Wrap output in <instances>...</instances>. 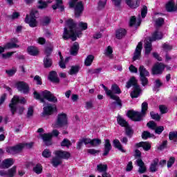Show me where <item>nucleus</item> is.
Returning a JSON list of instances; mask_svg holds the SVG:
<instances>
[{
    "label": "nucleus",
    "instance_id": "052dcab7",
    "mask_svg": "<svg viewBox=\"0 0 177 177\" xmlns=\"http://www.w3.org/2000/svg\"><path fill=\"white\" fill-rule=\"evenodd\" d=\"M53 50V48L52 47H47L45 49V55H46V57H49V56H50Z\"/></svg>",
    "mask_w": 177,
    "mask_h": 177
},
{
    "label": "nucleus",
    "instance_id": "0e129e2a",
    "mask_svg": "<svg viewBox=\"0 0 177 177\" xmlns=\"http://www.w3.org/2000/svg\"><path fill=\"white\" fill-rule=\"evenodd\" d=\"M14 53H15V52H8V53H6V54H2V55H1V57H2L3 59H9V58L12 57V55Z\"/></svg>",
    "mask_w": 177,
    "mask_h": 177
},
{
    "label": "nucleus",
    "instance_id": "603ef678",
    "mask_svg": "<svg viewBox=\"0 0 177 177\" xmlns=\"http://www.w3.org/2000/svg\"><path fill=\"white\" fill-rule=\"evenodd\" d=\"M150 115H151L152 120H156V121H160V120L161 119V116H160V115H158V113H156L153 111H151L150 113Z\"/></svg>",
    "mask_w": 177,
    "mask_h": 177
},
{
    "label": "nucleus",
    "instance_id": "412c9836",
    "mask_svg": "<svg viewBox=\"0 0 177 177\" xmlns=\"http://www.w3.org/2000/svg\"><path fill=\"white\" fill-rule=\"evenodd\" d=\"M41 136L46 146H50L52 145V134L50 133H44L41 134Z\"/></svg>",
    "mask_w": 177,
    "mask_h": 177
},
{
    "label": "nucleus",
    "instance_id": "de8ad7c7",
    "mask_svg": "<svg viewBox=\"0 0 177 177\" xmlns=\"http://www.w3.org/2000/svg\"><path fill=\"white\" fill-rule=\"evenodd\" d=\"M16 174V166L12 167L11 169H8L7 171V176L13 177Z\"/></svg>",
    "mask_w": 177,
    "mask_h": 177
},
{
    "label": "nucleus",
    "instance_id": "20e7f679",
    "mask_svg": "<svg viewBox=\"0 0 177 177\" xmlns=\"http://www.w3.org/2000/svg\"><path fill=\"white\" fill-rule=\"evenodd\" d=\"M148 104L145 102L142 104V111L141 112L131 111L127 113L128 117L131 118L133 121H142V118L146 115V111H147Z\"/></svg>",
    "mask_w": 177,
    "mask_h": 177
},
{
    "label": "nucleus",
    "instance_id": "ddd939ff",
    "mask_svg": "<svg viewBox=\"0 0 177 177\" xmlns=\"http://www.w3.org/2000/svg\"><path fill=\"white\" fill-rule=\"evenodd\" d=\"M56 111V105L52 104H48L43 108V112L41 113L42 117L45 115H52Z\"/></svg>",
    "mask_w": 177,
    "mask_h": 177
},
{
    "label": "nucleus",
    "instance_id": "aec40b11",
    "mask_svg": "<svg viewBox=\"0 0 177 177\" xmlns=\"http://www.w3.org/2000/svg\"><path fill=\"white\" fill-rule=\"evenodd\" d=\"M17 42H19V40H17V39H12L11 42H8L4 46L5 49H13L15 48H19V45L17 44Z\"/></svg>",
    "mask_w": 177,
    "mask_h": 177
},
{
    "label": "nucleus",
    "instance_id": "bb28decb",
    "mask_svg": "<svg viewBox=\"0 0 177 177\" xmlns=\"http://www.w3.org/2000/svg\"><path fill=\"white\" fill-rule=\"evenodd\" d=\"M48 78L50 81H51L52 82H55V84H59L60 81L59 80V77H57V73H56V71H54L50 72Z\"/></svg>",
    "mask_w": 177,
    "mask_h": 177
},
{
    "label": "nucleus",
    "instance_id": "9d476101",
    "mask_svg": "<svg viewBox=\"0 0 177 177\" xmlns=\"http://www.w3.org/2000/svg\"><path fill=\"white\" fill-rule=\"evenodd\" d=\"M122 0H112V2L115 6H120L121 5ZM126 3L131 8V9H136L140 5V1L139 0H126Z\"/></svg>",
    "mask_w": 177,
    "mask_h": 177
},
{
    "label": "nucleus",
    "instance_id": "37998d69",
    "mask_svg": "<svg viewBox=\"0 0 177 177\" xmlns=\"http://www.w3.org/2000/svg\"><path fill=\"white\" fill-rule=\"evenodd\" d=\"M61 146L62 147H67V149H68L70 146H71V141H70L67 138H64L63 141L61 142Z\"/></svg>",
    "mask_w": 177,
    "mask_h": 177
},
{
    "label": "nucleus",
    "instance_id": "c85d7f7f",
    "mask_svg": "<svg viewBox=\"0 0 177 177\" xmlns=\"http://www.w3.org/2000/svg\"><path fill=\"white\" fill-rule=\"evenodd\" d=\"M78 50H80V44L77 42H75L71 48V55L77 56Z\"/></svg>",
    "mask_w": 177,
    "mask_h": 177
},
{
    "label": "nucleus",
    "instance_id": "7ed1b4c3",
    "mask_svg": "<svg viewBox=\"0 0 177 177\" xmlns=\"http://www.w3.org/2000/svg\"><path fill=\"white\" fill-rule=\"evenodd\" d=\"M35 99L40 100L41 103H45V100L52 103H57V97H56L49 91H41V93H38L37 91L33 93Z\"/></svg>",
    "mask_w": 177,
    "mask_h": 177
},
{
    "label": "nucleus",
    "instance_id": "b1692460",
    "mask_svg": "<svg viewBox=\"0 0 177 177\" xmlns=\"http://www.w3.org/2000/svg\"><path fill=\"white\" fill-rule=\"evenodd\" d=\"M154 40H151V37H149L145 41V54L149 55L151 52V42Z\"/></svg>",
    "mask_w": 177,
    "mask_h": 177
},
{
    "label": "nucleus",
    "instance_id": "8fccbe9b",
    "mask_svg": "<svg viewBox=\"0 0 177 177\" xmlns=\"http://www.w3.org/2000/svg\"><path fill=\"white\" fill-rule=\"evenodd\" d=\"M125 129L127 136H129V138H132V135H133V130H132V128L128 125L125 127Z\"/></svg>",
    "mask_w": 177,
    "mask_h": 177
},
{
    "label": "nucleus",
    "instance_id": "7c9ffc66",
    "mask_svg": "<svg viewBox=\"0 0 177 177\" xmlns=\"http://www.w3.org/2000/svg\"><path fill=\"white\" fill-rule=\"evenodd\" d=\"M56 1V4L53 5L52 8L54 10H56V9H60L61 12H63L64 10V8L62 4L63 3V0H55Z\"/></svg>",
    "mask_w": 177,
    "mask_h": 177
},
{
    "label": "nucleus",
    "instance_id": "f257e3e1",
    "mask_svg": "<svg viewBox=\"0 0 177 177\" xmlns=\"http://www.w3.org/2000/svg\"><path fill=\"white\" fill-rule=\"evenodd\" d=\"M67 28H64L62 38L64 39H71L72 41H76L77 37H81V32H77V24L74 23L73 19L66 21Z\"/></svg>",
    "mask_w": 177,
    "mask_h": 177
},
{
    "label": "nucleus",
    "instance_id": "13d9d810",
    "mask_svg": "<svg viewBox=\"0 0 177 177\" xmlns=\"http://www.w3.org/2000/svg\"><path fill=\"white\" fill-rule=\"evenodd\" d=\"M93 102L92 100L86 102L85 109H86V110H91V109H93Z\"/></svg>",
    "mask_w": 177,
    "mask_h": 177
},
{
    "label": "nucleus",
    "instance_id": "6ab92c4d",
    "mask_svg": "<svg viewBox=\"0 0 177 177\" xmlns=\"http://www.w3.org/2000/svg\"><path fill=\"white\" fill-rule=\"evenodd\" d=\"M55 155L57 157L60 158H63L64 160H68V158L71 156L70 152L64 151H55Z\"/></svg>",
    "mask_w": 177,
    "mask_h": 177
},
{
    "label": "nucleus",
    "instance_id": "58836bf2",
    "mask_svg": "<svg viewBox=\"0 0 177 177\" xmlns=\"http://www.w3.org/2000/svg\"><path fill=\"white\" fill-rule=\"evenodd\" d=\"M52 164L53 167H59L62 164V160L59 157L57 156L53 158L52 160Z\"/></svg>",
    "mask_w": 177,
    "mask_h": 177
},
{
    "label": "nucleus",
    "instance_id": "a18cd8bd",
    "mask_svg": "<svg viewBox=\"0 0 177 177\" xmlns=\"http://www.w3.org/2000/svg\"><path fill=\"white\" fill-rule=\"evenodd\" d=\"M161 86H162V82L160 80H155L153 91L158 92V88H161Z\"/></svg>",
    "mask_w": 177,
    "mask_h": 177
},
{
    "label": "nucleus",
    "instance_id": "9b49d317",
    "mask_svg": "<svg viewBox=\"0 0 177 177\" xmlns=\"http://www.w3.org/2000/svg\"><path fill=\"white\" fill-rule=\"evenodd\" d=\"M24 149V145L18 144L17 145L12 147H7L6 151L8 154H11L12 156H15L16 154H19L21 153V151Z\"/></svg>",
    "mask_w": 177,
    "mask_h": 177
},
{
    "label": "nucleus",
    "instance_id": "69168bd1",
    "mask_svg": "<svg viewBox=\"0 0 177 177\" xmlns=\"http://www.w3.org/2000/svg\"><path fill=\"white\" fill-rule=\"evenodd\" d=\"M43 157H45L46 158H49L50 156H52V153L49 151L48 149H45L42 153Z\"/></svg>",
    "mask_w": 177,
    "mask_h": 177
},
{
    "label": "nucleus",
    "instance_id": "a211bd4d",
    "mask_svg": "<svg viewBox=\"0 0 177 177\" xmlns=\"http://www.w3.org/2000/svg\"><path fill=\"white\" fill-rule=\"evenodd\" d=\"M166 10L167 12H176L177 10V3L175 4V1L170 0L166 4Z\"/></svg>",
    "mask_w": 177,
    "mask_h": 177
},
{
    "label": "nucleus",
    "instance_id": "5fc2aeb1",
    "mask_svg": "<svg viewBox=\"0 0 177 177\" xmlns=\"http://www.w3.org/2000/svg\"><path fill=\"white\" fill-rule=\"evenodd\" d=\"M155 23L157 27H161V26H163L165 21L163 18H158L156 19Z\"/></svg>",
    "mask_w": 177,
    "mask_h": 177
},
{
    "label": "nucleus",
    "instance_id": "2f4dec72",
    "mask_svg": "<svg viewBox=\"0 0 177 177\" xmlns=\"http://www.w3.org/2000/svg\"><path fill=\"white\" fill-rule=\"evenodd\" d=\"M28 53L30 56H37L39 51H38V48L34 46L28 47Z\"/></svg>",
    "mask_w": 177,
    "mask_h": 177
},
{
    "label": "nucleus",
    "instance_id": "5701e85b",
    "mask_svg": "<svg viewBox=\"0 0 177 177\" xmlns=\"http://www.w3.org/2000/svg\"><path fill=\"white\" fill-rule=\"evenodd\" d=\"M136 147H142L145 151H149L151 149V145L148 142H140L136 144Z\"/></svg>",
    "mask_w": 177,
    "mask_h": 177
},
{
    "label": "nucleus",
    "instance_id": "423d86ee",
    "mask_svg": "<svg viewBox=\"0 0 177 177\" xmlns=\"http://www.w3.org/2000/svg\"><path fill=\"white\" fill-rule=\"evenodd\" d=\"M70 8H74L75 9V16L76 17H80L82 12H84V4L82 1H78V0H71L69 1Z\"/></svg>",
    "mask_w": 177,
    "mask_h": 177
},
{
    "label": "nucleus",
    "instance_id": "6e6d98bb",
    "mask_svg": "<svg viewBox=\"0 0 177 177\" xmlns=\"http://www.w3.org/2000/svg\"><path fill=\"white\" fill-rule=\"evenodd\" d=\"M102 70H103V68H102L90 69L88 71V73H91V74H100V73H102Z\"/></svg>",
    "mask_w": 177,
    "mask_h": 177
},
{
    "label": "nucleus",
    "instance_id": "4d7b16f0",
    "mask_svg": "<svg viewBox=\"0 0 177 177\" xmlns=\"http://www.w3.org/2000/svg\"><path fill=\"white\" fill-rule=\"evenodd\" d=\"M147 126L148 128H150V129L155 130L157 127V124H156L154 121H150L147 124Z\"/></svg>",
    "mask_w": 177,
    "mask_h": 177
},
{
    "label": "nucleus",
    "instance_id": "4468645a",
    "mask_svg": "<svg viewBox=\"0 0 177 177\" xmlns=\"http://www.w3.org/2000/svg\"><path fill=\"white\" fill-rule=\"evenodd\" d=\"M17 88L19 92L27 94L30 92V86L24 82H18L17 84Z\"/></svg>",
    "mask_w": 177,
    "mask_h": 177
},
{
    "label": "nucleus",
    "instance_id": "f8f14e48",
    "mask_svg": "<svg viewBox=\"0 0 177 177\" xmlns=\"http://www.w3.org/2000/svg\"><path fill=\"white\" fill-rule=\"evenodd\" d=\"M165 68V66L162 63H156L151 68V74L152 75H160L162 74Z\"/></svg>",
    "mask_w": 177,
    "mask_h": 177
},
{
    "label": "nucleus",
    "instance_id": "f3484780",
    "mask_svg": "<svg viewBox=\"0 0 177 177\" xmlns=\"http://www.w3.org/2000/svg\"><path fill=\"white\" fill-rule=\"evenodd\" d=\"M136 162L138 167H139L138 168L139 174H145V172L147 171V169L146 168V165H145V162H143V160H142V159H137Z\"/></svg>",
    "mask_w": 177,
    "mask_h": 177
},
{
    "label": "nucleus",
    "instance_id": "a19ab883",
    "mask_svg": "<svg viewBox=\"0 0 177 177\" xmlns=\"http://www.w3.org/2000/svg\"><path fill=\"white\" fill-rule=\"evenodd\" d=\"M80 71V66H73L71 68L69 71L70 75H74V74H77Z\"/></svg>",
    "mask_w": 177,
    "mask_h": 177
},
{
    "label": "nucleus",
    "instance_id": "6e6552de",
    "mask_svg": "<svg viewBox=\"0 0 177 177\" xmlns=\"http://www.w3.org/2000/svg\"><path fill=\"white\" fill-rule=\"evenodd\" d=\"M38 15V11L36 10H32L30 12V16L26 15L25 18V23L29 24L30 27L34 28L37 27L38 22H37V16Z\"/></svg>",
    "mask_w": 177,
    "mask_h": 177
},
{
    "label": "nucleus",
    "instance_id": "864d4df0",
    "mask_svg": "<svg viewBox=\"0 0 177 177\" xmlns=\"http://www.w3.org/2000/svg\"><path fill=\"white\" fill-rule=\"evenodd\" d=\"M162 48L165 52H169V50H172V46L167 43L162 44Z\"/></svg>",
    "mask_w": 177,
    "mask_h": 177
},
{
    "label": "nucleus",
    "instance_id": "72a5a7b5",
    "mask_svg": "<svg viewBox=\"0 0 177 177\" xmlns=\"http://www.w3.org/2000/svg\"><path fill=\"white\" fill-rule=\"evenodd\" d=\"M94 59H95V56L92 55H88L84 61L85 66H86L87 67H88L89 66H91Z\"/></svg>",
    "mask_w": 177,
    "mask_h": 177
},
{
    "label": "nucleus",
    "instance_id": "338daca9",
    "mask_svg": "<svg viewBox=\"0 0 177 177\" xmlns=\"http://www.w3.org/2000/svg\"><path fill=\"white\" fill-rule=\"evenodd\" d=\"M175 164V158L171 157L167 162V168H171Z\"/></svg>",
    "mask_w": 177,
    "mask_h": 177
},
{
    "label": "nucleus",
    "instance_id": "393cba45",
    "mask_svg": "<svg viewBox=\"0 0 177 177\" xmlns=\"http://www.w3.org/2000/svg\"><path fill=\"white\" fill-rule=\"evenodd\" d=\"M162 32L156 30L153 34L152 36L151 37V41H157V40H160V39H162Z\"/></svg>",
    "mask_w": 177,
    "mask_h": 177
},
{
    "label": "nucleus",
    "instance_id": "c9c22d12",
    "mask_svg": "<svg viewBox=\"0 0 177 177\" xmlns=\"http://www.w3.org/2000/svg\"><path fill=\"white\" fill-rule=\"evenodd\" d=\"M44 64L45 68H49V67L52 66V59L49 58V57H45L44 59Z\"/></svg>",
    "mask_w": 177,
    "mask_h": 177
},
{
    "label": "nucleus",
    "instance_id": "473e14b6",
    "mask_svg": "<svg viewBox=\"0 0 177 177\" xmlns=\"http://www.w3.org/2000/svg\"><path fill=\"white\" fill-rule=\"evenodd\" d=\"M113 145H114V147H115V149H118L120 150V151H121L122 153H125L127 151L122 147L121 142H120V140H113Z\"/></svg>",
    "mask_w": 177,
    "mask_h": 177
},
{
    "label": "nucleus",
    "instance_id": "bf43d9fd",
    "mask_svg": "<svg viewBox=\"0 0 177 177\" xmlns=\"http://www.w3.org/2000/svg\"><path fill=\"white\" fill-rule=\"evenodd\" d=\"M155 133H156L158 135H161L162 133V131H164V127L162 126H156V128H155Z\"/></svg>",
    "mask_w": 177,
    "mask_h": 177
},
{
    "label": "nucleus",
    "instance_id": "680f3d73",
    "mask_svg": "<svg viewBox=\"0 0 177 177\" xmlns=\"http://www.w3.org/2000/svg\"><path fill=\"white\" fill-rule=\"evenodd\" d=\"M49 23H50V18H49L48 17H45L44 18H43V19L41 21V24L43 26H48V24H49Z\"/></svg>",
    "mask_w": 177,
    "mask_h": 177
},
{
    "label": "nucleus",
    "instance_id": "ea45409f",
    "mask_svg": "<svg viewBox=\"0 0 177 177\" xmlns=\"http://www.w3.org/2000/svg\"><path fill=\"white\" fill-rule=\"evenodd\" d=\"M97 169L98 172L104 173L107 171V165L99 164L97 165Z\"/></svg>",
    "mask_w": 177,
    "mask_h": 177
},
{
    "label": "nucleus",
    "instance_id": "c03bdc74",
    "mask_svg": "<svg viewBox=\"0 0 177 177\" xmlns=\"http://www.w3.org/2000/svg\"><path fill=\"white\" fill-rule=\"evenodd\" d=\"M33 171L37 174V175L42 174V165L39 164L36 165V166L33 167Z\"/></svg>",
    "mask_w": 177,
    "mask_h": 177
},
{
    "label": "nucleus",
    "instance_id": "cd10ccee",
    "mask_svg": "<svg viewBox=\"0 0 177 177\" xmlns=\"http://www.w3.org/2000/svg\"><path fill=\"white\" fill-rule=\"evenodd\" d=\"M127 35V30L124 28L118 29L115 32V37L118 39H122Z\"/></svg>",
    "mask_w": 177,
    "mask_h": 177
},
{
    "label": "nucleus",
    "instance_id": "4c0bfd02",
    "mask_svg": "<svg viewBox=\"0 0 177 177\" xmlns=\"http://www.w3.org/2000/svg\"><path fill=\"white\" fill-rule=\"evenodd\" d=\"M169 139L172 140L174 143L177 142V132L176 131H171L169 133Z\"/></svg>",
    "mask_w": 177,
    "mask_h": 177
},
{
    "label": "nucleus",
    "instance_id": "e2e57ef3",
    "mask_svg": "<svg viewBox=\"0 0 177 177\" xmlns=\"http://www.w3.org/2000/svg\"><path fill=\"white\" fill-rule=\"evenodd\" d=\"M146 15H147V6H144L142 7V9L141 10V16L142 19H145V17H146Z\"/></svg>",
    "mask_w": 177,
    "mask_h": 177
},
{
    "label": "nucleus",
    "instance_id": "0eeeda50",
    "mask_svg": "<svg viewBox=\"0 0 177 177\" xmlns=\"http://www.w3.org/2000/svg\"><path fill=\"white\" fill-rule=\"evenodd\" d=\"M67 125H68L67 115L66 113H59L57 117L55 123L53 124V127L55 129L64 128V127L67 128Z\"/></svg>",
    "mask_w": 177,
    "mask_h": 177
},
{
    "label": "nucleus",
    "instance_id": "3c124183",
    "mask_svg": "<svg viewBox=\"0 0 177 177\" xmlns=\"http://www.w3.org/2000/svg\"><path fill=\"white\" fill-rule=\"evenodd\" d=\"M106 3H107V0H100L98 2V10H102V9H104Z\"/></svg>",
    "mask_w": 177,
    "mask_h": 177
},
{
    "label": "nucleus",
    "instance_id": "2eb2a0df",
    "mask_svg": "<svg viewBox=\"0 0 177 177\" xmlns=\"http://www.w3.org/2000/svg\"><path fill=\"white\" fill-rule=\"evenodd\" d=\"M143 48V44L140 41L136 46L134 52V55L133 57V60H138L140 57V53H142V49Z\"/></svg>",
    "mask_w": 177,
    "mask_h": 177
},
{
    "label": "nucleus",
    "instance_id": "774afa93",
    "mask_svg": "<svg viewBox=\"0 0 177 177\" xmlns=\"http://www.w3.org/2000/svg\"><path fill=\"white\" fill-rule=\"evenodd\" d=\"M142 139H148V138H151V134L149 131H144L142 134Z\"/></svg>",
    "mask_w": 177,
    "mask_h": 177
},
{
    "label": "nucleus",
    "instance_id": "1a4fd4ad",
    "mask_svg": "<svg viewBox=\"0 0 177 177\" xmlns=\"http://www.w3.org/2000/svg\"><path fill=\"white\" fill-rule=\"evenodd\" d=\"M17 103H22L24 104L26 103V98L21 97H19L17 95H15L13 98L11 100V103L9 104V107L10 109V111L12 114V115H15V113H16V106Z\"/></svg>",
    "mask_w": 177,
    "mask_h": 177
},
{
    "label": "nucleus",
    "instance_id": "a878e982",
    "mask_svg": "<svg viewBox=\"0 0 177 177\" xmlns=\"http://www.w3.org/2000/svg\"><path fill=\"white\" fill-rule=\"evenodd\" d=\"M158 162H160L158 158L153 159L149 167L151 172H157L158 171Z\"/></svg>",
    "mask_w": 177,
    "mask_h": 177
},
{
    "label": "nucleus",
    "instance_id": "e433bc0d",
    "mask_svg": "<svg viewBox=\"0 0 177 177\" xmlns=\"http://www.w3.org/2000/svg\"><path fill=\"white\" fill-rule=\"evenodd\" d=\"M104 55L109 57V59H113V48L109 46L105 50Z\"/></svg>",
    "mask_w": 177,
    "mask_h": 177
},
{
    "label": "nucleus",
    "instance_id": "49530a36",
    "mask_svg": "<svg viewBox=\"0 0 177 177\" xmlns=\"http://www.w3.org/2000/svg\"><path fill=\"white\" fill-rule=\"evenodd\" d=\"M38 8L39 9H46V8H48V3L44 0H39L38 1Z\"/></svg>",
    "mask_w": 177,
    "mask_h": 177
},
{
    "label": "nucleus",
    "instance_id": "f03ea898",
    "mask_svg": "<svg viewBox=\"0 0 177 177\" xmlns=\"http://www.w3.org/2000/svg\"><path fill=\"white\" fill-rule=\"evenodd\" d=\"M102 86L105 91L106 96H109L110 99H112V100H115V102H112L111 106H114V104H118L121 107V106H122V104L121 103V100L120 99V97L117 95L121 93V89H120V87H118L117 84H113L110 90L106 86H104V84H102Z\"/></svg>",
    "mask_w": 177,
    "mask_h": 177
},
{
    "label": "nucleus",
    "instance_id": "dca6fc26",
    "mask_svg": "<svg viewBox=\"0 0 177 177\" xmlns=\"http://www.w3.org/2000/svg\"><path fill=\"white\" fill-rule=\"evenodd\" d=\"M111 143H110V140L106 139L105 140V142L104 145V153H102V156L104 157H106V156H109V153H110V150H111Z\"/></svg>",
    "mask_w": 177,
    "mask_h": 177
},
{
    "label": "nucleus",
    "instance_id": "09e8293b",
    "mask_svg": "<svg viewBox=\"0 0 177 177\" xmlns=\"http://www.w3.org/2000/svg\"><path fill=\"white\" fill-rule=\"evenodd\" d=\"M146 77L147 76H140V81L141 82L142 86H146V85H148L149 84V79Z\"/></svg>",
    "mask_w": 177,
    "mask_h": 177
},
{
    "label": "nucleus",
    "instance_id": "f704fd0d",
    "mask_svg": "<svg viewBox=\"0 0 177 177\" xmlns=\"http://www.w3.org/2000/svg\"><path fill=\"white\" fill-rule=\"evenodd\" d=\"M117 121L119 125H120L121 127H124V128H126V127H128V125H129L128 124V122L125 120L124 118H122V117L121 116H118Z\"/></svg>",
    "mask_w": 177,
    "mask_h": 177
},
{
    "label": "nucleus",
    "instance_id": "79ce46f5",
    "mask_svg": "<svg viewBox=\"0 0 177 177\" xmlns=\"http://www.w3.org/2000/svg\"><path fill=\"white\" fill-rule=\"evenodd\" d=\"M100 145H102V140L97 138L91 140V145L93 146V147H97Z\"/></svg>",
    "mask_w": 177,
    "mask_h": 177
},
{
    "label": "nucleus",
    "instance_id": "4be33fe9",
    "mask_svg": "<svg viewBox=\"0 0 177 177\" xmlns=\"http://www.w3.org/2000/svg\"><path fill=\"white\" fill-rule=\"evenodd\" d=\"M15 164L13 158H7L1 162V168H10Z\"/></svg>",
    "mask_w": 177,
    "mask_h": 177
},
{
    "label": "nucleus",
    "instance_id": "39448f33",
    "mask_svg": "<svg viewBox=\"0 0 177 177\" xmlns=\"http://www.w3.org/2000/svg\"><path fill=\"white\" fill-rule=\"evenodd\" d=\"M133 86V89L131 93V97L132 99L139 97L140 96V93H142V89H140V86L138 85V80L135 77H131L129 81L127 83L126 87L127 88Z\"/></svg>",
    "mask_w": 177,
    "mask_h": 177
},
{
    "label": "nucleus",
    "instance_id": "c756f323",
    "mask_svg": "<svg viewBox=\"0 0 177 177\" xmlns=\"http://www.w3.org/2000/svg\"><path fill=\"white\" fill-rule=\"evenodd\" d=\"M140 77H150V73L145 68L143 65L139 67Z\"/></svg>",
    "mask_w": 177,
    "mask_h": 177
}]
</instances>
